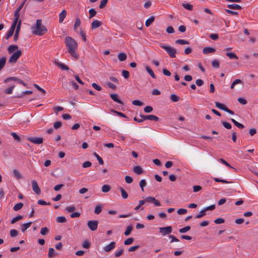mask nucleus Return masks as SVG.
Wrapping results in <instances>:
<instances>
[{"mask_svg": "<svg viewBox=\"0 0 258 258\" xmlns=\"http://www.w3.org/2000/svg\"><path fill=\"white\" fill-rule=\"evenodd\" d=\"M14 31L10 29V30L7 32V35L6 36V38L8 39L10 37H11L14 34Z\"/></svg>", "mask_w": 258, "mask_h": 258, "instance_id": "774afa93", "label": "nucleus"}, {"mask_svg": "<svg viewBox=\"0 0 258 258\" xmlns=\"http://www.w3.org/2000/svg\"><path fill=\"white\" fill-rule=\"evenodd\" d=\"M119 189L121 191L122 198L124 199H126L128 197V194L126 191L122 187H119Z\"/></svg>", "mask_w": 258, "mask_h": 258, "instance_id": "a878e982", "label": "nucleus"}, {"mask_svg": "<svg viewBox=\"0 0 258 258\" xmlns=\"http://www.w3.org/2000/svg\"><path fill=\"white\" fill-rule=\"evenodd\" d=\"M65 43L68 48V52L71 55L76 59L79 58V55L76 52L78 48V44L77 42L70 36H67L65 38Z\"/></svg>", "mask_w": 258, "mask_h": 258, "instance_id": "f257e3e1", "label": "nucleus"}, {"mask_svg": "<svg viewBox=\"0 0 258 258\" xmlns=\"http://www.w3.org/2000/svg\"><path fill=\"white\" fill-rule=\"evenodd\" d=\"M222 123L223 125L227 129H231L232 127V126L231 124L229 122H226V121H222Z\"/></svg>", "mask_w": 258, "mask_h": 258, "instance_id": "052dcab7", "label": "nucleus"}, {"mask_svg": "<svg viewBox=\"0 0 258 258\" xmlns=\"http://www.w3.org/2000/svg\"><path fill=\"white\" fill-rule=\"evenodd\" d=\"M122 76L125 78V79H128L130 77V73L127 71L126 70H123L122 71Z\"/></svg>", "mask_w": 258, "mask_h": 258, "instance_id": "bf43d9fd", "label": "nucleus"}, {"mask_svg": "<svg viewBox=\"0 0 258 258\" xmlns=\"http://www.w3.org/2000/svg\"><path fill=\"white\" fill-rule=\"evenodd\" d=\"M20 27H21V21H19V22L18 23V24L17 26L15 34L14 35V41H16L18 40L19 33V31L20 30Z\"/></svg>", "mask_w": 258, "mask_h": 258, "instance_id": "ddd939ff", "label": "nucleus"}, {"mask_svg": "<svg viewBox=\"0 0 258 258\" xmlns=\"http://www.w3.org/2000/svg\"><path fill=\"white\" fill-rule=\"evenodd\" d=\"M215 105L219 109L224 110V111H225V110L227 108V107L226 106H225V105L223 104L220 103L218 102H215Z\"/></svg>", "mask_w": 258, "mask_h": 258, "instance_id": "c85d7f7f", "label": "nucleus"}, {"mask_svg": "<svg viewBox=\"0 0 258 258\" xmlns=\"http://www.w3.org/2000/svg\"><path fill=\"white\" fill-rule=\"evenodd\" d=\"M57 66L61 70H69V67L67 66H66L62 63H58Z\"/></svg>", "mask_w": 258, "mask_h": 258, "instance_id": "6e6d98bb", "label": "nucleus"}, {"mask_svg": "<svg viewBox=\"0 0 258 258\" xmlns=\"http://www.w3.org/2000/svg\"><path fill=\"white\" fill-rule=\"evenodd\" d=\"M22 54V51L19 50L14 52L9 58L8 61L11 63H15Z\"/></svg>", "mask_w": 258, "mask_h": 258, "instance_id": "20e7f679", "label": "nucleus"}, {"mask_svg": "<svg viewBox=\"0 0 258 258\" xmlns=\"http://www.w3.org/2000/svg\"><path fill=\"white\" fill-rule=\"evenodd\" d=\"M32 224V222L22 224L21 226V230L22 232H24L28 228H29Z\"/></svg>", "mask_w": 258, "mask_h": 258, "instance_id": "a211bd4d", "label": "nucleus"}, {"mask_svg": "<svg viewBox=\"0 0 258 258\" xmlns=\"http://www.w3.org/2000/svg\"><path fill=\"white\" fill-rule=\"evenodd\" d=\"M155 20L154 16H151L149 18H148L145 22V25L146 27H149L151 25V24L154 22Z\"/></svg>", "mask_w": 258, "mask_h": 258, "instance_id": "4be33fe9", "label": "nucleus"}, {"mask_svg": "<svg viewBox=\"0 0 258 258\" xmlns=\"http://www.w3.org/2000/svg\"><path fill=\"white\" fill-rule=\"evenodd\" d=\"M11 136L13 137V138L18 142H20L21 139L19 136L15 133H12L11 134Z\"/></svg>", "mask_w": 258, "mask_h": 258, "instance_id": "69168bd1", "label": "nucleus"}, {"mask_svg": "<svg viewBox=\"0 0 258 258\" xmlns=\"http://www.w3.org/2000/svg\"><path fill=\"white\" fill-rule=\"evenodd\" d=\"M170 98L173 102H177L179 100V97L175 94L171 95Z\"/></svg>", "mask_w": 258, "mask_h": 258, "instance_id": "79ce46f5", "label": "nucleus"}, {"mask_svg": "<svg viewBox=\"0 0 258 258\" xmlns=\"http://www.w3.org/2000/svg\"><path fill=\"white\" fill-rule=\"evenodd\" d=\"M153 110V108L152 106H146L145 107H144V111L146 112V113H150V112H151Z\"/></svg>", "mask_w": 258, "mask_h": 258, "instance_id": "603ef678", "label": "nucleus"}, {"mask_svg": "<svg viewBox=\"0 0 258 258\" xmlns=\"http://www.w3.org/2000/svg\"><path fill=\"white\" fill-rule=\"evenodd\" d=\"M101 25V22L98 20H94L92 22L91 24V27L92 29H96L100 27Z\"/></svg>", "mask_w": 258, "mask_h": 258, "instance_id": "aec40b11", "label": "nucleus"}, {"mask_svg": "<svg viewBox=\"0 0 258 258\" xmlns=\"http://www.w3.org/2000/svg\"><path fill=\"white\" fill-rule=\"evenodd\" d=\"M213 179L216 182H222V183H230L232 182L228 181H227V180H224V179H219V178H218L217 177H214Z\"/></svg>", "mask_w": 258, "mask_h": 258, "instance_id": "2f4dec72", "label": "nucleus"}, {"mask_svg": "<svg viewBox=\"0 0 258 258\" xmlns=\"http://www.w3.org/2000/svg\"><path fill=\"white\" fill-rule=\"evenodd\" d=\"M226 56H227L230 59H238V57L236 54L233 52H227L226 53Z\"/></svg>", "mask_w": 258, "mask_h": 258, "instance_id": "c756f323", "label": "nucleus"}, {"mask_svg": "<svg viewBox=\"0 0 258 258\" xmlns=\"http://www.w3.org/2000/svg\"><path fill=\"white\" fill-rule=\"evenodd\" d=\"M82 246L85 248H89L90 246V243L87 240H86L83 242Z\"/></svg>", "mask_w": 258, "mask_h": 258, "instance_id": "0e129e2a", "label": "nucleus"}, {"mask_svg": "<svg viewBox=\"0 0 258 258\" xmlns=\"http://www.w3.org/2000/svg\"><path fill=\"white\" fill-rule=\"evenodd\" d=\"M231 120L232 122L234 124V125L237 126L238 128L242 129L244 128V125L238 122V121H236L234 119L231 118Z\"/></svg>", "mask_w": 258, "mask_h": 258, "instance_id": "bb28decb", "label": "nucleus"}, {"mask_svg": "<svg viewBox=\"0 0 258 258\" xmlns=\"http://www.w3.org/2000/svg\"><path fill=\"white\" fill-rule=\"evenodd\" d=\"M94 155L96 157L98 161V162L100 164H103V160L101 157H100L96 153H94Z\"/></svg>", "mask_w": 258, "mask_h": 258, "instance_id": "8fccbe9b", "label": "nucleus"}, {"mask_svg": "<svg viewBox=\"0 0 258 258\" xmlns=\"http://www.w3.org/2000/svg\"><path fill=\"white\" fill-rule=\"evenodd\" d=\"M23 206V204L22 203H19L16 204L14 207L13 210L15 211H18L20 210Z\"/></svg>", "mask_w": 258, "mask_h": 258, "instance_id": "473e14b6", "label": "nucleus"}, {"mask_svg": "<svg viewBox=\"0 0 258 258\" xmlns=\"http://www.w3.org/2000/svg\"><path fill=\"white\" fill-rule=\"evenodd\" d=\"M241 84L243 85L242 81L241 80H240V79H236L231 84V85L230 86V88L231 89H233L234 88L235 85H236V84Z\"/></svg>", "mask_w": 258, "mask_h": 258, "instance_id": "b1692460", "label": "nucleus"}, {"mask_svg": "<svg viewBox=\"0 0 258 258\" xmlns=\"http://www.w3.org/2000/svg\"><path fill=\"white\" fill-rule=\"evenodd\" d=\"M13 174L17 179H20L23 178V176L22 175L21 173L19 172V170L17 169H14L13 171Z\"/></svg>", "mask_w": 258, "mask_h": 258, "instance_id": "f3484780", "label": "nucleus"}, {"mask_svg": "<svg viewBox=\"0 0 258 258\" xmlns=\"http://www.w3.org/2000/svg\"><path fill=\"white\" fill-rule=\"evenodd\" d=\"M56 221L58 223H64L67 221V219L64 216H59L56 218Z\"/></svg>", "mask_w": 258, "mask_h": 258, "instance_id": "c9c22d12", "label": "nucleus"}, {"mask_svg": "<svg viewBox=\"0 0 258 258\" xmlns=\"http://www.w3.org/2000/svg\"><path fill=\"white\" fill-rule=\"evenodd\" d=\"M6 61V58L3 57L0 58V71L4 67Z\"/></svg>", "mask_w": 258, "mask_h": 258, "instance_id": "f704fd0d", "label": "nucleus"}, {"mask_svg": "<svg viewBox=\"0 0 258 258\" xmlns=\"http://www.w3.org/2000/svg\"><path fill=\"white\" fill-rule=\"evenodd\" d=\"M55 254L54 249L53 248H49L48 250V256L49 257H53Z\"/></svg>", "mask_w": 258, "mask_h": 258, "instance_id": "ea45409f", "label": "nucleus"}, {"mask_svg": "<svg viewBox=\"0 0 258 258\" xmlns=\"http://www.w3.org/2000/svg\"><path fill=\"white\" fill-rule=\"evenodd\" d=\"M132 229H133V227L131 226H127L126 230L124 232V235L126 236L130 235Z\"/></svg>", "mask_w": 258, "mask_h": 258, "instance_id": "4d7b16f0", "label": "nucleus"}, {"mask_svg": "<svg viewBox=\"0 0 258 258\" xmlns=\"http://www.w3.org/2000/svg\"><path fill=\"white\" fill-rule=\"evenodd\" d=\"M140 186L142 188V190L144 191V187L146 185V181L145 179H142L140 182Z\"/></svg>", "mask_w": 258, "mask_h": 258, "instance_id": "338daca9", "label": "nucleus"}, {"mask_svg": "<svg viewBox=\"0 0 258 258\" xmlns=\"http://www.w3.org/2000/svg\"><path fill=\"white\" fill-rule=\"evenodd\" d=\"M215 51L214 48L211 47H206L203 50V52L204 54H208L210 53H213Z\"/></svg>", "mask_w": 258, "mask_h": 258, "instance_id": "dca6fc26", "label": "nucleus"}, {"mask_svg": "<svg viewBox=\"0 0 258 258\" xmlns=\"http://www.w3.org/2000/svg\"><path fill=\"white\" fill-rule=\"evenodd\" d=\"M111 187L107 184H104L102 187V191L103 192H107L110 191Z\"/></svg>", "mask_w": 258, "mask_h": 258, "instance_id": "7c9ffc66", "label": "nucleus"}, {"mask_svg": "<svg viewBox=\"0 0 258 258\" xmlns=\"http://www.w3.org/2000/svg\"><path fill=\"white\" fill-rule=\"evenodd\" d=\"M145 200L146 202L153 203L156 206H160L161 205L160 202L153 197H146Z\"/></svg>", "mask_w": 258, "mask_h": 258, "instance_id": "6e6552de", "label": "nucleus"}, {"mask_svg": "<svg viewBox=\"0 0 258 258\" xmlns=\"http://www.w3.org/2000/svg\"><path fill=\"white\" fill-rule=\"evenodd\" d=\"M48 232H49V230L46 227L42 228L40 230V233L43 235H46L47 234H48Z\"/></svg>", "mask_w": 258, "mask_h": 258, "instance_id": "3c124183", "label": "nucleus"}, {"mask_svg": "<svg viewBox=\"0 0 258 258\" xmlns=\"http://www.w3.org/2000/svg\"><path fill=\"white\" fill-rule=\"evenodd\" d=\"M146 70L147 72L150 74V75L154 79L156 78V76L152 71V70L148 66H146L145 67Z\"/></svg>", "mask_w": 258, "mask_h": 258, "instance_id": "cd10ccee", "label": "nucleus"}, {"mask_svg": "<svg viewBox=\"0 0 258 258\" xmlns=\"http://www.w3.org/2000/svg\"><path fill=\"white\" fill-rule=\"evenodd\" d=\"M89 18L94 17L96 14V12L94 9H91L89 11Z\"/></svg>", "mask_w": 258, "mask_h": 258, "instance_id": "49530a36", "label": "nucleus"}, {"mask_svg": "<svg viewBox=\"0 0 258 258\" xmlns=\"http://www.w3.org/2000/svg\"><path fill=\"white\" fill-rule=\"evenodd\" d=\"M133 241H134L133 238H132V237L128 238L124 241V244L125 245H130L133 242Z\"/></svg>", "mask_w": 258, "mask_h": 258, "instance_id": "13d9d810", "label": "nucleus"}, {"mask_svg": "<svg viewBox=\"0 0 258 258\" xmlns=\"http://www.w3.org/2000/svg\"><path fill=\"white\" fill-rule=\"evenodd\" d=\"M11 80H13V81H16L19 84H22L24 86H25L26 84L24 82V81H23L22 80H20L16 77H11V78H8L6 80H5V82H8Z\"/></svg>", "mask_w": 258, "mask_h": 258, "instance_id": "4468645a", "label": "nucleus"}, {"mask_svg": "<svg viewBox=\"0 0 258 258\" xmlns=\"http://www.w3.org/2000/svg\"><path fill=\"white\" fill-rule=\"evenodd\" d=\"M18 46L16 45H12L9 46L8 51L10 54L13 53L15 51L18 50Z\"/></svg>", "mask_w": 258, "mask_h": 258, "instance_id": "6ab92c4d", "label": "nucleus"}, {"mask_svg": "<svg viewBox=\"0 0 258 258\" xmlns=\"http://www.w3.org/2000/svg\"><path fill=\"white\" fill-rule=\"evenodd\" d=\"M220 163L223 164L224 165H226V166L227 167H229L230 168H233V169H235L234 168H233V167H232L227 162H226L225 160H224L223 159H222V158H220L219 160H218Z\"/></svg>", "mask_w": 258, "mask_h": 258, "instance_id": "37998d69", "label": "nucleus"}, {"mask_svg": "<svg viewBox=\"0 0 258 258\" xmlns=\"http://www.w3.org/2000/svg\"><path fill=\"white\" fill-rule=\"evenodd\" d=\"M32 33L38 36H42L47 31L45 26L42 24L41 20L36 21V25L31 27Z\"/></svg>", "mask_w": 258, "mask_h": 258, "instance_id": "f03ea898", "label": "nucleus"}, {"mask_svg": "<svg viewBox=\"0 0 258 258\" xmlns=\"http://www.w3.org/2000/svg\"><path fill=\"white\" fill-rule=\"evenodd\" d=\"M18 231L15 229H12L10 230V236L12 237H16L18 235Z\"/></svg>", "mask_w": 258, "mask_h": 258, "instance_id": "864d4df0", "label": "nucleus"}, {"mask_svg": "<svg viewBox=\"0 0 258 258\" xmlns=\"http://www.w3.org/2000/svg\"><path fill=\"white\" fill-rule=\"evenodd\" d=\"M87 225L91 230L95 231L98 228V222L97 220H90L88 221Z\"/></svg>", "mask_w": 258, "mask_h": 258, "instance_id": "39448f33", "label": "nucleus"}, {"mask_svg": "<svg viewBox=\"0 0 258 258\" xmlns=\"http://www.w3.org/2000/svg\"><path fill=\"white\" fill-rule=\"evenodd\" d=\"M140 116L143 118V121L145 120H153L155 121H158L159 120V118L154 115L150 114V115H144L141 114Z\"/></svg>", "mask_w": 258, "mask_h": 258, "instance_id": "0eeeda50", "label": "nucleus"}, {"mask_svg": "<svg viewBox=\"0 0 258 258\" xmlns=\"http://www.w3.org/2000/svg\"><path fill=\"white\" fill-rule=\"evenodd\" d=\"M227 7L233 10H241V7L240 5H237V4H231V5H228L227 6Z\"/></svg>", "mask_w": 258, "mask_h": 258, "instance_id": "5701e85b", "label": "nucleus"}, {"mask_svg": "<svg viewBox=\"0 0 258 258\" xmlns=\"http://www.w3.org/2000/svg\"><path fill=\"white\" fill-rule=\"evenodd\" d=\"M224 219L221 218H218L214 220V223L217 224H222L224 223Z\"/></svg>", "mask_w": 258, "mask_h": 258, "instance_id": "680f3d73", "label": "nucleus"}, {"mask_svg": "<svg viewBox=\"0 0 258 258\" xmlns=\"http://www.w3.org/2000/svg\"><path fill=\"white\" fill-rule=\"evenodd\" d=\"M123 251L124 250L123 248L117 250L114 252V256L115 257H119L122 254Z\"/></svg>", "mask_w": 258, "mask_h": 258, "instance_id": "a19ab883", "label": "nucleus"}, {"mask_svg": "<svg viewBox=\"0 0 258 258\" xmlns=\"http://www.w3.org/2000/svg\"><path fill=\"white\" fill-rule=\"evenodd\" d=\"M159 232L163 236L169 234L172 232V227L170 226L165 227H160L159 228Z\"/></svg>", "mask_w": 258, "mask_h": 258, "instance_id": "423d86ee", "label": "nucleus"}, {"mask_svg": "<svg viewBox=\"0 0 258 258\" xmlns=\"http://www.w3.org/2000/svg\"><path fill=\"white\" fill-rule=\"evenodd\" d=\"M126 54L123 52L120 53L118 54V58L121 61H124L126 59Z\"/></svg>", "mask_w": 258, "mask_h": 258, "instance_id": "393cba45", "label": "nucleus"}, {"mask_svg": "<svg viewBox=\"0 0 258 258\" xmlns=\"http://www.w3.org/2000/svg\"><path fill=\"white\" fill-rule=\"evenodd\" d=\"M27 140L35 144H40L43 143V139L41 137H30L28 138Z\"/></svg>", "mask_w": 258, "mask_h": 258, "instance_id": "1a4fd4ad", "label": "nucleus"}, {"mask_svg": "<svg viewBox=\"0 0 258 258\" xmlns=\"http://www.w3.org/2000/svg\"><path fill=\"white\" fill-rule=\"evenodd\" d=\"M145 200H140L138 205L135 208V210L136 211L138 210L140 207L145 203Z\"/></svg>", "mask_w": 258, "mask_h": 258, "instance_id": "de8ad7c7", "label": "nucleus"}, {"mask_svg": "<svg viewBox=\"0 0 258 258\" xmlns=\"http://www.w3.org/2000/svg\"><path fill=\"white\" fill-rule=\"evenodd\" d=\"M175 43L176 44H181V45L189 44V42L187 41L183 40V39H177L175 41Z\"/></svg>", "mask_w": 258, "mask_h": 258, "instance_id": "4c0bfd02", "label": "nucleus"}, {"mask_svg": "<svg viewBox=\"0 0 258 258\" xmlns=\"http://www.w3.org/2000/svg\"><path fill=\"white\" fill-rule=\"evenodd\" d=\"M205 215H206V212H205V210L203 209V210L201 211L200 212V213L196 216V218H197V219L201 218L202 217L204 216Z\"/></svg>", "mask_w": 258, "mask_h": 258, "instance_id": "a18cd8bd", "label": "nucleus"}, {"mask_svg": "<svg viewBox=\"0 0 258 258\" xmlns=\"http://www.w3.org/2000/svg\"><path fill=\"white\" fill-rule=\"evenodd\" d=\"M159 46L167 52L170 57L174 58L176 57V50L175 48L169 45H166L164 43H160Z\"/></svg>", "mask_w": 258, "mask_h": 258, "instance_id": "7ed1b4c3", "label": "nucleus"}, {"mask_svg": "<svg viewBox=\"0 0 258 258\" xmlns=\"http://www.w3.org/2000/svg\"><path fill=\"white\" fill-rule=\"evenodd\" d=\"M132 104L136 106H142L143 105V103L140 100H135L132 102Z\"/></svg>", "mask_w": 258, "mask_h": 258, "instance_id": "e2e57ef3", "label": "nucleus"}, {"mask_svg": "<svg viewBox=\"0 0 258 258\" xmlns=\"http://www.w3.org/2000/svg\"><path fill=\"white\" fill-rule=\"evenodd\" d=\"M190 229V227L189 226H187L186 227H184L183 228H180L179 230V232L181 233H184L188 231H189Z\"/></svg>", "mask_w": 258, "mask_h": 258, "instance_id": "58836bf2", "label": "nucleus"}, {"mask_svg": "<svg viewBox=\"0 0 258 258\" xmlns=\"http://www.w3.org/2000/svg\"><path fill=\"white\" fill-rule=\"evenodd\" d=\"M32 186L33 190L37 195H39L41 192V190L38 185L37 182L35 180L32 181Z\"/></svg>", "mask_w": 258, "mask_h": 258, "instance_id": "9b49d317", "label": "nucleus"}, {"mask_svg": "<svg viewBox=\"0 0 258 258\" xmlns=\"http://www.w3.org/2000/svg\"><path fill=\"white\" fill-rule=\"evenodd\" d=\"M116 246V243L114 241L111 242L109 244L103 247V249L104 251L108 252L113 249Z\"/></svg>", "mask_w": 258, "mask_h": 258, "instance_id": "9d476101", "label": "nucleus"}, {"mask_svg": "<svg viewBox=\"0 0 258 258\" xmlns=\"http://www.w3.org/2000/svg\"><path fill=\"white\" fill-rule=\"evenodd\" d=\"M212 66L214 68H219L220 67L219 62L217 60H214L212 62Z\"/></svg>", "mask_w": 258, "mask_h": 258, "instance_id": "5fc2aeb1", "label": "nucleus"}, {"mask_svg": "<svg viewBox=\"0 0 258 258\" xmlns=\"http://www.w3.org/2000/svg\"><path fill=\"white\" fill-rule=\"evenodd\" d=\"M23 218V216H21V215H18V216H16V217H15L12 219L11 222V224L15 223L16 222L22 219Z\"/></svg>", "mask_w": 258, "mask_h": 258, "instance_id": "72a5a7b5", "label": "nucleus"}, {"mask_svg": "<svg viewBox=\"0 0 258 258\" xmlns=\"http://www.w3.org/2000/svg\"><path fill=\"white\" fill-rule=\"evenodd\" d=\"M134 172L137 174H141L143 172L142 168L140 166H135L134 168Z\"/></svg>", "mask_w": 258, "mask_h": 258, "instance_id": "412c9836", "label": "nucleus"}, {"mask_svg": "<svg viewBox=\"0 0 258 258\" xmlns=\"http://www.w3.org/2000/svg\"><path fill=\"white\" fill-rule=\"evenodd\" d=\"M81 20L79 18H76L74 24V29L76 30L80 26Z\"/></svg>", "mask_w": 258, "mask_h": 258, "instance_id": "e433bc0d", "label": "nucleus"}, {"mask_svg": "<svg viewBox=\"0 0 258 258\" xmlns=\"http://www.w3.org/2000/svg\"><path fill=\"white\" fill-rule=\"evenodd\" d=\"M67 15V12L65 10H63L61 11V12L59 15V22L60 23H62L64 18H66Z\"/></svg>", "mask_w": 258, "mask_h": 258, "instance_id": "2eb2a0df", "label": "nucleus"}, {"mask_svg": "<svg viewBox=\"0 0 258 258\" xmlns=\"http://www.w3.org/2000/svg\"><path fill=\"white\" fill-rule=\"evenodd\" d=\"M101 211H102L101 206L100 205H98L95 208L94 213L98 215L101 212Z\"/></svg>", "mask_w": 258, "mask_h": 258, "instance_id": "09e8293b", "label": "nucleus"}, {"mask_svg": "<svg viewBox=\"0 0 258 258\" xmlns=\"http://www.w3.org/2000/svg\"><path fill=\"white\" fill-rule=\"evenodd\" d=\"M110 97L111 99L116 102H117L119 104H123L122 102L118 99V95L116 93H112L110 94Z\"/></svg>", "mask_w": 258, "mask_h": 258, "instance_id": "f8f14e48", "label": "nucleus"}, {"mask_svg": "<svg viewBox=\"0 0 258 258\" xmlns=\"http://www.w3.org/2000/svg\"><path fill=\"white\" fill-rule=\"evenodd\" d=\"M182 6L185 9H187V10H190V11L192 10V8H193L192 6L188 3L183 4Z\"/></svg>", "mask_w": 258, "mask_h": 258, "instance_id": "c03bdc74", "label": "nucleus"}]
</instances>
